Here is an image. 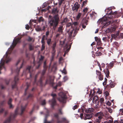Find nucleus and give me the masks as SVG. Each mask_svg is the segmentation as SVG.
I'll return each instance as SVG.
<instances>
[{
	"label": "nucleus",
	"mask_w": 123,
	"mask_h": 123,
	"mask_svg": "<svg viewBox=\"0 0 123 123\" xmlns=\"http://www.w3.org/2000/svg\"><path fill=\"white\" fill-rule=\"evenodd\" d=\"M111 12L107 14L104 16L102 18L99 19L98 21L101 22L103 25L102 28H104L109 25L111 22V21H109V19H112L116 17L115 16L117 15V12L115 11L112 12V10L111 9H109Z\"/></svg>",
	"instance_id": "obj_1"
},
{
	"label": "nucleus",
	"mask_w": 123,
	"mask_h": 123,
	"mask_svg": "<svg viewBox=\"0 0 123 123\" xmlns=\"http://www.w3.org/2000/svg\"><path fill=\"white\" fill-rule=\"evenodd\" d=\"M49 18H51L49 22V26L50 28L52 27L53 29L55 30L59 23V15L56 14L52 17V16L49 15Z\"/></svg>",
	"instance_id": "obj_2"
},
{
	"label": "nucleus",
	"mask_w": 123,
	"mask_h": 123,
	"mask_svg": "<svg viewBox=\"0 0 123 123\" xmlns=\"http://www.w3.org/2000/svg\"><path fill=\"white\" fill-rule=\"evenodd\" d=\"M24 62V61L23 60V62L21 64L20 68H18L16 70V72H17V74L15 76L14 80L12 83V89L16 88V87L18 81L19 80L18 78V73L20 69L22 68L23 66Z\"/></svg>",
	"instance_id": "obj_3"
},
{
	"label": "nucleus",
	"mask_w": 123,
	"mask_h": 123,
	"mask_svg": "<svg viewBox=\"0 0 123 123\" xmlns=\"http://www.w3.org/2000/svg\"><path fill=\"white\" fill-rule=\"evenodd\" d=\"M19 108V107H17L14 113V114L12 113L11 114L10 116L4 122V123H10L12 119H14L18 114V111Z\"/></svg>",
	"instance_id": "obj_4"
},
{
	"label": "nucleus",
	"mask_w": 123,
	"mask_h": 123,
	"mask_svg": "<svg viewBox=\"0 0 123 123\" xmlns=\"http://www.w3.org/2000/svg\"><path fill=\"white\" fill-rule=\"evenodd\" d=\"M51 96L53 97V98L49 100V102L52 109H55L54 106L56 104V101L54 98L56 96V95L55 94L52 93L51 94Z\"/></svg>",
	"instance_id": "obj_5"
},
{
	"label": "nucleus",
	"mask_w": 123,
	"mask_h": 123,
	"mask_svg": "<svg viewBox=\"0 0 123 123\" xmlns=\"http://www.w3.org/2000/svg\"><path fill=\"white\" fill-rule=\"evenodd\" d=\"M60 96L58 98V100L60 101L62 103H64L66 102V100L67 97L66 94L63 92H61L59 94Z\"/></svg>",
	"instance_id": "obj_6"
},
{
	"label": "nucleus",
	"mask_w": 123,
	"mask_h": 123,
	"mask_svg": "<svg viewBox=\"0 0 123 123\" xmlns=\"http://www.w3.org/2000/svg\"><path fill=\"white\" fill-rule=\"evenodd\" d=\"M94 116L96 118L95 120L98 121L99 122L101 121V120L103 118L104 114L102 112H100L96 113Z\"/></svg>",
	"instance_id": "obj_7"
},
{
	"label": "nucleus",
	"mask_w": 123,
	"mask_h": 123,
	"mask_svg": "<svg viewBox=\"0 0 123 123\" xmlns=\"http://www.w3.org/2000/svg\"><path fill=\"white\" fill-rule=\"evenodd\" d=\"M80 7V5L78 2H76L72 7V9L73 11L74 12H77Z\"/></svg>",
	"instance_id": "obj_8"
},
{
	"label": "nucleus",
	"mask_w": 123,
	"mask_h": 123,
	"mask_svg": "<svg viewBox=\"0 0 123 123\" xmlns=\"http://www.w3.org/2000/svg\"><path fill=\"white\" fill-rule=\"evenodd\" d=\"M71 46V44H66L65 45L64 47V51L65 52L64 54V56H65V55L68 53L69 51Z\"/></svg>",
	"instance_id": "obj_9"
},
{
	"label": "nucleus",
	"mask_w": 123,
	"mask_h": 123,
	"mask_svg": "<svg viewBox=\"0 0 123 123\" xmlns=\"http://www.w3.org/2000/svg\"><path fill=\"white\" fill-rule=\"evenodd\" d=\"M88 21L86 18H84L82 20L81 23L82 28L85 29L86 27V25L88 24Z\"/></svg>",
	"instance_id": "obj_10"
},
{
	"label": "nucleus",
	"mask_w": 123,
	"mask_h": 123,
	"mask_svg": "<svg viewBox=\"0 0 123 123\" xmlns=\"http://www.w3.org/2000/svg\"><path fill=\"white\" fill-rule=\"evenodd\" d=\"M93 114V113L84 114V115L85 118L84 119L86 120L90 119L92 117Z\"/></svg>",
	"instance_id": "obj_11"
},
{
	"label": "nucleus",
	"mask_w": 123,
	"mask_h": 123,
	"mask_svg": "<svg viewBox=\"0 0 123 123\" xmlns=\"http://www.w3.org/2000/svg\"><path fill=\"white\" fill-rule=\"evenodd\" d=\"M95 41L97 42V45L98 46H101L102 45V44L100 38L97 37H95Z\"/></svg>",
	"instance_id": "obj_12"
},
{
	"label": "nucleus",
	"mask_w": 123,
	"mask_h": 123,
	"mask_svg": "<svg viewBox=\"0 0 123 123\" xmlns=\"http://www.w3.org/2000/svg\"><path fill=\"white\" fill-rule=\"evenodd\" d=\"M46 70V69H43V71L41 73V77L40 79L39 80V82H40L41 84H42V81L43 79H44V75Z\"/></svg>",
	"instance_id": "obj_13"
},
{
	"label": "nucleus",
	"mask_w": 123,
	"mask_h": 123,
	"mask_svg": "<svg viewBox=\"0 0 123 123\" xmlns=\"http://www.w3.org/2000/svg\"><path fill=\"white\" fill-rule=\"evenodd\" d=\"M94 111V109L93 108H89L87 109H86L85 110V112L87 113L90 114L93 113Z\"/></svg>",
	"instance_id": "obj_14"
},
{
	"label": "nucleus",
	"mask_w": 123,
	"mask_h": 123,
	"mask_svg": "<svg viewBox=\"0 0 123 123\" xmlns=\"http://www.w3.org/2000/svg\"><path fill=\"white\" fill-rule=\"evenodd\" d=\"M110 81H111V82L109 85H107L106 86V88L109 89L114 87L115 86V85L113 82H112L111 80Z\"/></svg>",
	"instance_id": "obj_15"
},
{
	"label": "nucleus",
	"mask_w": 123,
	"mask_h": 123,
	"mask_svg": "<svg viewBox=\"0 0 123 123\" xmlns=\"http://www.w3.org/2000/svg\"><path fill=\"white\" fill-rule=\"evenodd\" d=\"M116 29V27L113 26L111 27L110 29L108 28V29L106 30V31L107 32H112L114 31H115Z\"/></svg>",
	"instance_id": "obj_16"
},
{
	"label": "nucleus",
	"mask_w": 123,
	"mask_h": 123,
	"mask_svg": "<svg viewBox=\"0 0 123 123\" xmlns=\"http://www.w3.org/2000/svg\"><path fill=\"white\" fill-rule=\"evenodd\" d=\"M64 29L63 25H60L59 26L58 28L57 32L59 33H62Z\"/></svg>",
	"instance_id": "obj_17"
},
{
	"label": "nucleus",
	"mask_w": 123,
	"mask_h": 123,
	"mask_svg": "<svg viewBox=\"0 0 123 123\" xmlns=\"http://www.w3.org/2000/svg\"><path fill=\"white\" fill-rule=\"evenodd\" d=\"M31 68V66H28L27 67L26 70V72L27 73H30V75L31 77V74L30 70Z\"/></svg>",
	"instance_id": "obj_18"
},
{
	"label": "nucleus",
	"mask_w": 123,
	"mask_h": 123,
	"mask_svg": "<svg viewBox=\"0 0 123 123\" xmlns=\"http://www.w3.org/2000/svg\"><path fill=\"white\" fill-rule=\"evenodd\" d=\"M67 121L65 118H61L60 120H58L57 121V123H62V122H65L67 123Z\"/></svg>",
	"instance_id": "obj_19"
},
{
	"label": "nucleus",
	"mask_w": 123,
	"mask_h": 123,
	"mask_svg": "<svg viewBox=\"0 0 123 123\" xmlns=\"http://www.w3.org/2000/svg\"><path fill=\"white\" fill-rule=\"evenodd\" d=\"M12 101V98H10L8 102V104L9 106L10 109L13 108V106L11 104Z\"/></svg>",
	"instance_id": "obj_20"
},
{
	"label": "nucleus",
	"mask_w": 123,
	"mask_h": 123,
	"mask_svg": "<svg viewBox=\"0 0 123 123\" xmlns=\"http://www.w3.org/2000/svg\"><path fill=\"white\" fill-rule=\"evenodd\" d=\"M116 62L115 61H112L109 64H106L107 66H108V68H112L114 65V64Z\"/></svg>",
	"instance_id": "obj_21"
},
{
	"label": "nucleus",
	"mask_w": 123,
	"mask_h": 123,
	"mask_svg": "<svg viewBox=\"0 0 123 123\" xmlns=\"http://www.w3.org/2000/svg\"><path fill=\"white\" fill-rule=\"evenodd\" d=\"M44 57L43 56H42V55L41 56V58L39 59V61L38 62V63H39V64L38 66L36 67V69H38L39 68V67L40 66L41 64V63H40L44 59Z\"/></svg>",
	"instance_id": "obj_22"
},
{
	"label": "nucleus",
	"mask_w": 123,
	"mask_h": 123,
	"mask_svg": "<svg viewBox=\"0 0 123 123\" xmlns=\"http://www.w3.org/2000/svg\"><path fill=\"white\" fill-rule=\"evenodd\" d=\"M58 12V11L57 9V8H54L52 11L51 13L53 14H57Z\"/></svg>",
	"instance_id": "obj_23"
},
{
	"label": "nucleus",
	"mask_w": 123,
	"mask_h": 123,
	"mask_svg": "<svg viewBox=\"0 0 123 123\" xmlns=\"http://www.w3.org/2000/svg\"><path fill=\"white\" fill-rule=\"evenodd\" d=\"M104 72L106 74V77L108 78L109 77L110 72L108 68H107L106 70L104 71Z\"/></svg>",
	"instance_id": "obj_24"
},
{
	"label": "nucleus",
	"mask_w": 123,
	"mask_h": 123,
	"mask_svg": "<svg viewBox=\"0 0 123 123\" xmlns=\"http://www.w3.org/2000/svg\"><path fill=\"white\" fill-rule=\"evenodd\" d=\"M98 96H95L93 98L92 101L94 103H96L97 102L98 100Z\"/></svg>",
	"instance_id": "obj_25"
},
{
	"label": "nucleus",
	"mask_w": 123,
	"mask_h": 123,
	"mask_svg": "<svg viewBox=\"0 0 123 123\" xmlns=\"http://www.w3.org/2000/svg\"><path fill=\"white\" fill-rule=\"evenodd\" d=\"M113 45L114 47L117 48L119 47V44L118 42H117L115 41L113 42Z\"/></svg>",
	"instance_id": "obj_26"
},
{
	"label": "nucleus",
	"mask_w": 123,
	"mask_h": 123,
	"mask_svg": "<svg viewBox=\"0 0 123 123\" xmlns=\"http://www.w3.org/2000/svg\"><path fill=\"white\" fill-rule=\"evenodd\" d=\"M26 106L27 105H26L25 106H21V112L20 114V115H22V114L26 108Z\"/></svg>",
	"instance_id": "obj_27"
},
{
	"label": "nucleus",
	"mask_w": 123,
	"mask_h": 123,
	"mask_svg": "<svg viewBox=\"0 0 123 123\" xmlns=\"http://www.w3.org/2000/svg\"><path fill=\"white\" fill-rule=\"evenodd\" d=\"M46 39L47 40V44L49 46L50 44H51V38H49L48 39L47 38H46Z\"/></svg>",
	"instance_id": "obj_28"
},
{
	"label": "nucleus",
	"mask_w": 123,
	"mask_h": 123,
	"mask_svg": "<svg viewBox=\"0 0 123 123\" xmlns=\"http://www.w3.org/2000/svg\"><path fill=\"white\" fill-rule=\"evenodd\" d=\"M29 50L30 51L33 50L34 48V46L32 45L31 44H29Z\"/></svg>",
	"instance_id": "obj_29"
},
{
	"label": "nucleus",
	"mask_w": 123,
	"mask_h": 123,
	"mask_svg": "<svg viewBox=\"0 0 123 123\" xmlns=\"http://www.w3.org/2000/svg\"><path fill=\"white\" fill-rule=\"evenodd\" d=\"M58 113H57L59 115H62L63 112L62 111V108H60L58 110Z\"/></svg>",
	"instance_id": "obj_30"
},
{
	"label": "nucleus",
	"mask_w": 123,
	"mask_h": 123,
	"mask_svg": "<svg viewBox=\"0 0 123 123\" xmlns=\"http://www.w3.org/2000/svg\"><path fill=\"white\" fill-rule=\"evenodd\" d=\"M59 115L57 113H55L54 114V116L57 119V121L58 120H59Z\"/></svg>",
	"instance_id": "obj_31"
},
{
	"label": "nucleus",
	"mask_w": 123,
	"mask_h": 123,
	"mask_svg": "<svg viewBox=\"0 0 123 123\" xmlns=\"http://www.w3.org/2000/svg\"><path fill=\"white\" fill-rule=\"evenodd\" d=\"M82 14L80 13H79L76 16V19L77 20H79Z\"/></svg>",
	"instance_id": "obj_32"
},
{
	"label": "nucleus",
	"mask_w": 123,
	"mask_h": 123,
	"mask_svg": "<svg viewBox=\"0 0 123 123\" xmlns=\"http://www.w3.org/2000/svg\"><path fill=\"white\" fill-rule=\"evenodd\" d=\"M1 79L3 81H4L6 85H8L9 84L10 81L9 80H7L6 79H4L2 78H1Z\"/></svg>",
	"instance_id": "obj_33"
},
{
	"label": "nucleus",
	"mask_w": 123,
	"mask_h": 123,
	"mask_svg": "<svg viewBox=\"0 0 123 123\" xmlns=\"http://www.w3.org/2000/svg\"><path fill=\"white\" fill-rule=\"evenodd\" d=\"M119 35V32L118 31V32L117 33L112 36H113V37L114 39H115Z\"/></svg>",
	"instance_id": "obj_34"
},
{
	"label": "nucleus",
	"mask_w": 123,
	"mask_h": 123,
	"mask_svg": "<svg viewBox=\"0 0 123 123\" xmlns=\"http://www.w3.org/2000/svg\"><path fill=\"white\" fill-rule=\"evenodd\" d=\"M111 21V24H111L112 23H118L119 22V21L117 20H112Z\"/></svg>",
	"instance_id": "obj_35"
},
{
	"label": "nucleus",
	"mask_w": 123,
	"mask_h": 123,
	"mask_svg": "<svg viewBox=\"0 0 123 123\" xmlns=\"http://www.w3.org/2000/svg\"><path fill=\"white\" fill-rule=\"evenodd\" d=\"M68 21V19L67 18H64L61 22V24H63L64 23H66Z\"/></svg>",
	"instance_id": "obj_36"
},
{
	"label": "nucleus",
	"mask_w": 123,
	"mask_h": 123,
	"mask_svg": "<svg viewBox=\"0 0 123 123\" xmlns=\"http://www.w3.org/2000/svg\"><path fill=\"white\" fill-rule=\"evenodd\" d=\"M26 85L27 86V87L26 88V89H25V94H24L25 95L26 94V91H27V90L28 89V88L30 85L29 84H28L27 83H26Z\"/></svg>",
	"instance_id": "obj_37"
},
{
	"label": "nucleus",
	"mask_w": 123,
	"mask_h": 123,
	"mask_svg": "<svg viewBox=\"0 0 123 123\" xmlns=\"http://www.w3.org/2000/svg\"><path fill=\"white\" fill-rule=\"evenodd\" d=\"M47 66L46 64V62L45 61L44 63L43 68L45 69H47Z\"/></svg>",
	"instance_id": "obj_38"
},
{
	"label": "nucleus",
	"mask_w": 123,
	"mask_h": 123,
	"mask_svg": "<svg viewBox=\"0 0 123 123\" xmlns=\"http://www.w3.org/2000/svg\"><path fill=\"white\" fill-rule=\"evenodd\" d=\"M5 100H4L1 102L0 103V105L1 106H3L4 105V104L6 102Z\"/></svg>",
	"instance_id": "obj_39"
},
{
	"label": "nucleus",
	"mask_w": 123,
	"mask_h": 123,
	"mask_svg": "<svg viewBox=\"0 0 123 123\" xmlns=\"http://www.w3.org/2000/svg\"><path fill=\"white\" fill-rule=\"evenodd\" d=\"M98 78L99 80H102L103 79V75L102 74L99 75H98Z\"/></svg>",
	"instance_id": "obj_40"
},
{
	"label": "nucleus",
	"mask_w": 123,
	"mask_h": 123,
	"mask_svg": "<svg viewBox=\"0 0 123 123\" xmlns=\"http://www.w3.org/2000/svg\"><path fill=\"white\" fill-rule=\"evenodd\" d=\"M33 39L30 36H28V38L27 39H26V40L29 42H30Z\"/></svg>",
	"instance_id": "obj_41"
},
{
	"label": "nucleus",
	"mask_w": 123,
	"mask_h": 123,
	"mask_svg": "<svg viewBox=\"0 0 123 123\" xmlns=\"http://www.w3.org/2000/svg\"><path fill=\"white\" fill-rule=\"evenodd\" d=\"M36 30L37 31H40L42 30L41 28L39 26L36 27Z\"/></svg>",
	"instance_id": "obj_42"
},
{
	"label": "nucleus",
	"mask_w": 123,
	"mask_h": 123,
	"mask_svg": "<svg viewBox=\"0 0 123 123\" xmlns=\"http://www.w3.org/2000/svg\"><path fill=\"white\" fill-rule=\"evenodd\" d=\"M56 45V43L54 42L53 45L52 49L55 50V47Z\"/></svg>",
	"instance_id": "obj_43"
},
{
	"label": "nucleus",
	"mask_w": 123,
	"mask_h": 123,
	"mask_svg": "<svg viewBox=\"0 0 123 123\" xmlns=\"http://www.w3.org/2000/svg\"><path fill=\"white\" fill-rule=\"evenodd\" d=\"M37 74L36 75H35V80H34V84H36L37 85V83H36V79L37 77Z\"/></svg>",
	"instance_id": "obj_44"
},
{
	"label": "nucleus",
	"mask_w": 123,
	"mask_h": 123,
	"mask_svg": "<svg viewBox=\"0 0 123 123\" xmlns=\"http://www.w3.org/2000/svg\"><path fill=\"white\" fill-rule=\"evenodd\" d=\"M55 50L52 49V56H54L55 55Z\"/></svg>",
	"instance_id": "obj_45"
},
{
	"label": "nucleus",
	"mask_w": 123,
	"mask_h": 123,
	"mask_svg": "<svg viewBox=\"0 0 123 123\" xmlns=\"http://www.w3.org/2000/svg\"><path fill=\"white\" fill-rule=\"evenodd\" d=\"M43 21V18L42 17H40L38 20V21L39 22H40L42 21Z\"/></svg>",
	"instance_id": "obj_46"
},
{
	"label": "nucleus",
	"mask_w": 123,
	"mask_h": 123,
	"mask_svg": "<svg viewBox=\"0 0 123 123\" xmlns=\"http://www.w3.org/2000/svg\"><path fill=\"white\" fill-rule=\"evenodd\" d=\"M41 104L42 105H44L46 104V102L45 100H44L41 101Z\"/></svg>",
	"instance_id": "obj_47"
},
{
	"label": "nucleus",
	"mask_w": 123,
	"mask_h": 123,
	"mask_svg": "<svg viewBox=\"0 0 123 123\" xmlns=\"http://www.w3.org/2000/svg\"><path fill=\"white\" fill-rule=\"evenodd\" d=\"M113 122V120L112 119L109 120L107 121H106L105 122V123H112Z\"/></svg>",
	"instance_id": "obj_48"
},
{
	"label": "nucleus",
	"mask_w": 123,
	"mask_h": 123,
	"mask_svg": "<svg viewBox=\"0 0 123 123\" xmlns=\"http://www.w3.org/2000/svg\"><path fill=\"white\" fill-rule=\"evenodd\" d=\"M96 55L97 56H100L101 55H102V53L100 52H98L96 53Z\"/></svg>",
	"instance_id": "obj_49"
},
{
	"label": "nucleus",
	"mask_w": 123,
	"mask_h": 123,
	"mask_svg": "<svg viewBox=\"0 0 123 123\" xmlns=\"http://www.w3.org/2000/svg\"><path fill=\"white\" fill-rule=\"evenodd\" d=\"M45 46L44 44H42V48L41 49V51H43L44 50L45 48Z\"/></svg>",
	"instance_id": "obj_50"
},
{
	"label": "nucleus",
	"mask_w": 123,
	"mask_h": 123,
	"mask_svg": "<svg viewBox=\"0 0 123 123\" xmlns=\"http://www.w3.org/2000/svg\"><path fill=\"white\" fill-rule=\"evenodd\" d=\"M100 103H104V99L103 98H101L99 101Z\"/></svg>",
	"instance_id": "obj_51"
},
{
	"label": "nucleus",
	"mask_w": 123,
	"mask_h": 123,
	"mask_svg": "<svg viewBox=\"0 0 123 123\" xmlns=\"http://www.w3.org/2000/svg\"><path fill=\"white\" fill-rule=\"evenodd\" d=\"M90 15L92 18H95V16L93 13L90 14Z\"/></svg>",
	"instance_id": "obj_52"
},
{
	"label": "nucleus",
	"mask_w": 123,
	"mask_h": 123,
	"mask_svg": "<svg viewBox=\"0 0 123 123\" xmlns=\"http://www.w3.org/2000/svg\"><path fill=\"white\" fill-rule=\"evenodd\" d=\"M96 74L99 75L101 74V72L99 71L96 70Z\"/></svg>",
	"instance_id": "obj_53"
},
{
	"label": "nucleus",
	"mask_w": 123,
	"mask_h": 123,
	"mask_svg": "<svg viewBox=\"0 0 123 123\" xmlns=\"http://www.w3.org/2000/svg\"><path fill=\"white\" fill-rule=\"evenodd\" d=\"M62 73H64L65 74H67V72L65 68H64L63 70L62 71Z\"/></svg>",
	"instance_id": "obj_54"
},
{
	"label": "nucleus",
	"mask_w": 123,
	"mask_h": 123,
	"mask_svg": "<svg viewBox=\"0 0 123 123\" xmlns=\"http://www.w3.org/2000/svg\"><path fill=\"white\" fill-rule=\"evenodd\" d=\"M88 10V8H86L83 10V11L84 13H86L87 12Z\"/></svg>",
	"instance_id": "obj_55"
},
{
	"label": "nucleus",
	"mask_w": 123,
	"mask_h": 123,
	"mask_svg": "<svg viewBox=\"0 0 123 123\" xmlns=\"http://www.w3.org/2000/svg\"><path fill=\"white\" fill-rule=\"evenodd\" d=\"M34 108H35V107L34 106L32 108V110L29 113L30 115H31L32 114V112L34 111Z\"/></svg>",
	"instance_id": "obj_56"
},
{
	"label": "nucleus",
	"mask_w": 123,
	"mask_h": 123,
	"mask_svg": "<svg viewBox=\"0 0 123 123\" xmlns=\"http://www.w3.org/2000/svg\"><path fill=\"white\" fill-rule=\"evenodd\" d=\"M63 79L64 81H66L68 80V76H66L64 77Z\"/></svg>",
	"instance_id": "obj_57"
},
{
	"label": "nucleus",
	"mask_w": 123,
	"mask_h": 123,
	"mask_svg": "<svg viewBox=\"0 0 123 123\" xmlns=\"http://www.w3.org/2000/svg\"><path fill=\"white\" fill-rule=\"evenodd\" d=\"M0 96H2L3 98H4L5 96L2 92H0Z\"/></svg>",
	"instance_id": "obj_58"
},
{
	"label": "nucleus",
	"mask_w": 123,
	"mask_h": 123,
	"mask_svg": "<svg viewBox=\"0 0 123 123\" xmlns=\"http://www.w3.org/2000/svg\"><path fill=\"white\" fill-rule=\"evenodd\" d=\"M49 116V113H48L46 114L45 115V117L44 119H47V118Z\"/></svg>",
	"instance_id": "obj_59"
},
{
	"label": "nucleus",
	"mask_w": 123,
	"mask_h": 123,
	"mask_svg": "<svg viewBox=\"0 0 123 123\" xmlns=\"http://www.w3.org/2000/svg\"><path fill=\"white\" fill-rule=\"evenodd\" d=\"M47 119H44V123H51L50 122L48 121Z\"/></svg>",
	"instance_id": "obj_60"
},
{
	"label": "nucleus",
	"mask_w": 123,
	"mask_h": 123,
	"mask_svg": "<svg viewBox=\"0 0 123 123\" xmlns=\"http://www.w3.org/2000/svg\"><path fill=\"white\" fill-rule=\"evenodd\" d=\"M87 1H84L82 4V7L84 5L86 4Z\"/></svg>",
	"instance_id": "obj_61"
},
{
	"label": "nucleus",
	"mask_w": 123,
	"mask_h": 123,
	"mask_svg": "<svg viewBox=\"0 0 123 123\" xmlns=\"http://www.w3.org/2000/svg\"><path fill=\"white\" fill-rule=\"evenodd\" d=\"M47 6V4L46 3H44L43 5V7L42 8H43L44 7H45L46 6Z\"/></svg>",
	"instance_id": "obj_62"
},
{
	"label": "nucleus",
	"mask_w": 123,
	"mask_h": 123,
	"mask_svg": "<svg viewBox=\"0 0 123 123\" xmlns=\"http://www.w3.org/2000/svg\"><path fill=\"white\" fill-rule=\"evenodd\" d=\"M72 24L70 23H68L67 25V27H69Z\"/></svg>",
	"instance_id": "obj_63"
},
{
	"label": "nucleus",
	"mask_w": 123,
	"mask_h": 123,
	"mask_svg": "<svg viewBox=\"0 0 123 123\" xmlns=\"http://www.w3.org/2000/svg\"><path fill=\"white\" fill-rule=\"evenodd\" d=\"M119 37L121 38H122V39L123 38V33H120V35Z\"/></svg>",
	"instance_id": "obj_64"
}]
</instances>
